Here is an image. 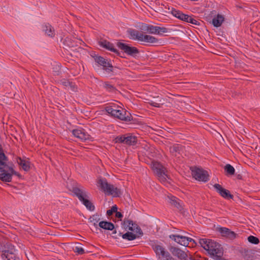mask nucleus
<instances>
[{"label":"nucleus","instance_id":"a211bd4d","mask_svg":"<svg viewBox=\"0 0 260 260\" xmlns=\"http://www.w3.org/2000/svg\"><path fill=\"white\" fill-rule=\"evenodd\" d=\"M171 13L174 16L182 21H185L186 22L188 21L189 16L183 14L182 12H181L179 10H177L175 9H172L171 11Z\"/></svg>","mask_w":260,"mask_h":260},{"label":"nucleus","instance_id":"ea45409f","mask_svg":"<svg viewBox=\"0 0 260 260\" xmlns=\"http://www.w3.org/2000/svg\"><path fill=\"white\" fill-rule=\"evenodd\" d=\"M149 104H150V105H151L152 106H154L155 107H158V108L160 107L161 105H163V103H157V102H153V101H151L150 102H149Z\"/></svg>","mask_w":260,"mask_h":260},{"label":"nucleus","instance_id":"473e14b6","mask_svg":"<svg viewBox=\"0 0 260 260\" xmlns=\"http://www.w3.org/2000/svg\"><path fill=\"white\" fill-rule=\"evenodd\" d=\"M247 239L248 242L252 244H258L259 242L258 238L253 236H249Z\"/></svg>","mask_w":260,"mask_h":260},{"label":"nucleus","instance_id":"39448f33","mask_svg":"<svg viewBox=\"0 0 260 260\" xmlns=\"http://www.w3.org/2000/svg\"><path fill=\"white\" fill-rule=\"evenodd\" d=\"M113 106H108L105 108L106 111L112 116L117 118L121 120L130 121L132 118L131 114L123 109L118 110Z\"/></svg>","mask_w":260,"mask_h":260},{"label":"nucleus","instance_id":"e433bc0d","mask_svg":"<svg viewBox=\"0 0 260 260\" xmlns=\"http://www.w3.org/2000/svg\"><path fill=\"white\" fill-rule=\"evenodd\" d=\"M74 251L79 254H83L85 253L84 250L83 248L78 246L75 247Z\"/></svg>","mask_w":260,"mask_h":260},{"label":"nucleus","instance_id":"f3484780","mask_svg":"<svg viewBox=\"0 0 260 260\" xmlns=\"http://www.w3.org/2000/svg\"><path fill=\"white\" fill-rule=\"evenodd\" d=\"M169 237L170 239L183 246H187V237L185 236L179 235H171L169 236Z\"/></svg>","mask_w":260,"mask_h":260},{"label":"nucleus","instance_id":"6ab92c4d","mask_svg":"<svg viewBox=\"0 0 260 260\" xmlns=\"http://www.w3.org/2000/svg\"><path fill=\"white\" fill-rule=\"evenodd\" d=\"M99 44L101 47L119 55L118 51L114 48L113 44L110 42L106 40H103L99 42Z\"/></svg>","mask_w":260,"mask_h":260},{"label":"nucleus","instance_id":"f8f14e48","mask_svg":"<svg viewBox=\"0 0 260 260\" xmlns=\"http://www.w3.org/2000/svg\"><path fill=\"white\" fill-rule=\"evenodd\" d=\"M94 59L96 62L103 66L104 70L112 71V68H113L112 64L107 61L104 57L100 56H95Z\"/></svg>","mask_w":260,"mask_h":260},{"label":"nucleus","instance_id":"c03bdc74","mask_svg":"<svg viewBox=\"0 0 260 260\" xmlns=\"http://www.w3.org/2000/svg\"><path fill=\"white\" fill-rule=\"evenodd\" d=\"M62 84L65 86H68L70 85V82L68 80H64L62 81Z\"/></svg>","mask_w":260,"mask_h":260},{"label":"nucleus","instance_id":"c756f323","mask_svg":"<svg viewBox=\"0 0 260 260\" xmlns=\"http://www.w3.org/2000/svg\"><path fill=\"white\" fill-rule=\"evenodd\" d=\"M100 215L98 214H94L89 218L90 222H92L96 228L98 226L97 223L100 221Z\"/></svg>","mask_w":260,"mask_h":260},{"label":"nucleus","instance_id":"6e6552de","mask_svg":"<svg viewBox=\"0 0 260 260\" xmlns=\"http://www.w3.org/2000/svg\"><path fill=\"white\" fill-rule=\"evenodd\" d=\"M114 141L115 143H123L127 145H134L137 142V138L131 134H126L116 137Z\"/></svg>","mask_w":260,"mask_h":260},{"label":"nucleus","instance_id":"72a5a7b5","mask_svg":"<svg viewBox=\"0 0 260 260\" xmlns=\"http://www.w3.org/2000/svg\"><path fill=\"white\" fill-rule=\"evenodd\" d=\"M104 87L109 91H114L115 90V87L108 82H104Z\"/></svg>","mask_w":260,"mask_h":260},{"label":"nucleus","instance_id":"79ce46f5","mask_svg":"<svg viewBox=\"0 0 260 260\" xmlns=\"http://www.w3.org/2000/svg\"><path fill=\"white\" fill-rule=\"evenodd\" d=\"M68 86H69L70 87L71 89L73 91H75L77 90V88L76 86L74 84H73L72 82H70V85H69Z\"/></svg>","mask_w":260,"mask_h":260},{"label":"nucleus","instance_id":"f03ea898","mask_svg":"<svg viewBox=\"0 0 260 260\" xmlns=\"http://www.w3.org/2000/svg\"><path fill=\"white\" fill-rule=\"evenodd\" d=\"M199 242L201 246L207 251L212 258L215 256L219 257L220 255H223V249L221 245L214 240L201 238L199 239Z\"/></svg>","mask_w":260,"mask_h":260},{"label":"nucleus","instance_id":"864d4df0","mask_svg":"<svg viewBox=\"0 0 260 260\" xmlns=\"http://www.w3.org/2000/svg\"><path fill=\"white\" fill-rule=\"evenodd\" d=\"M118 55V54H117ZM119 56H120V57H121V55H120V54L119 55Z\"/></svg>","mask_w":260,"mask_h":260},{"label":"nucleus","instance_id":"603ef678","mask_svg":"<svg viewBox=\"0 0 260 260\" xmlns=\"http://www.w3.org/2000/svg\"><path fill=\"white\" fill-rule=\"evenodd\" d=\"M112 237L114 238V239H117V237L115 236H112Z\"/></svg>","mask_w":260,"mask_h":260},{"label":"nucleus","instance_id":"c85d7f7f","mask_svg":"<svg viewBox=\"0 0 260 260\" xmlns=\"http://www.w3.org/2000/svg\"><path fill=\"white\" fill-rule=\"evenodd\" d=\"M224 169L227 175H233L235 173V170L234 168L230 164L226 165L224 166Z\"/></svg>","mask_w":260,"mask_h":260},{"label":"nucleus","instance_id":"a19ab883","mask_svg":"<svg viewBox=\"0 0 260 260\" xmlns=\"http://www.w3.org/2000/svg\"><path fill=\"white\" fill-rule=\"evenodd\" d=\"M167 254V255H166V257L161 258V260H175L174 258H173L170 254Z\"/></svg>","mask_w":260,"mask_h":260},{"label":"nucleus","instance_id":"de8ad7c7","mask_svg":"<svg viewBox=\"0 0 260 260\" xmlns=\"http://www.w3.org/2000/svg\"><path fill=\"white\" fill-rule=\"evenodd\" d=\"M138 225L136 223V222H133V221H132V226H131V228H132V229H136V226H138Z\"/></svg>","mask_w":260,"mask_h":260},{"label":"nucleus","instance_id":"f257e3e1","mask_svg":"<svg viewBox=\"0 0 260 260\" xmlns=\"http://www.w3.org/2000/svg\"><path fill=\"white\" fill-rule=\"evenodd\" d=\"M7 157L4 153H0V180L5 182L12 181V175L19 176V174L16 172L12 166L7 164Z\"/></svg>","mask_w":260,"mask_h":260},{"label":"nucleus","instance_id":"2f4dec72","mask_svg":"<svg viewBox=\"0 0 260 260\" xmlns=\"http://www.w3.org/2000/svg\"><path fill=\"white\" fill-rule=\"evenodd\" d=\"M132 220L128 219H124L122 222V226L125 230H129L132 226Z\"/></svg>","mask_w":260,"mask_h":260},{"label":"nucleus","instance_id":"3c124183","mask_svg":"<svg viewBox=\"0 0 260 260\" xmlns=\"http://www.w3.org/2000/svg\"><path fill=\"white\" fill-rule=\"evenodd\" d=\"M116 233H117V231H116V230H115L113 232V233H112V234H116Z\"/></svg>","mask_w":260,"mask_h":260},{"label":"nucleus","instance_id":"b1692460","mask_svg":"<svg viewBox=\"0 0 260 260\" xmlns=\"http://www.w3.org/2000/svg\"><path fill=\"white\" fill-rule=\"evenodd\" d=\"M223 21V16L221 15L218 14L216 17L212 19V24L214 26L218 27L221 25Z\"/></svg>","mask_w":260,"mask_h":260},{"label":"nucleus","instance_id":"ddd939ff","mask_svg":"<svg viewBox=\"0 0 260 260\" xmlns=\"http://www.w3.org/2000/svg\"><path fill=\"white\" fill-rule=\"evenodd\" d=\"M213 186L218 193L223 198L227 199L233 198V196L230 193V192L223 188L220 184H215Z\"/></svg>","mask_w":260,"mask_h":260},{"label":"nucleus","instance_id":"58836bf2","mask_svg":"<svg viewBox=\"0 0 260 260\" xmlns=\"http://www.w3.org/2000/svg\"><path fill=\"white\" fill-rule=\"evenodd\" d=\"M187 22L190 23L192 24L199 25L200 22L197 21V20L194 19V18H192L191 16H189L188 21Z\"/></svg>","mask_w":260,"mask_h":260},{"label":"nucleus","instance_id":"7ed1b4c3","mask_svg":"<svg viewBox=\"0 0 260 260\" xmlns=\"http://www.w3.org/2000/svg\"><path fill=\"white\" fill-rule=\"evenodd\" d=\"M73 192L87 209L91 211L94 210V206L89 200L88 193L85 189L83 188L75 187L73 188Z\"/></svg>","mask_w":260,"mask_h":260},{"label":"nucleus","instance_id":"a18cd8bd","mask_svg":"<svg viewBox=\"0 0 260 260\" xmlns=\"http://www.w3.org/2000/svg\"><path fill=\"white\" fill-rule=\"evenodd\" d=\"M222 256V255H220L219 257L217 256H215L213 258L215 260H225V259L223 258Z\"/></svg>","mask_w":260,"mask_h":260},{"label":"nucleus","instance_id":"412c9836","mask_svg":"<svg viewBox=\"0 0 260 260\" xmlns=\"http://www.w3.org/2000/svg\"><path fill=\"white\" fill-rule=\"evenodd\" d=\"M99 226L104 230L112 231L115 229L113 223L111 222L102 221L99 223Z\"/></svg>","mask_w":260,"mask_h":260},{"label":"nucleus","instance_id":"9b49d317","mask_svg":"<svg viewBox=\"0 0 260 260\" xmlns=\"http://www.w3.org/2000/svg\"><path fill=\"white\" fill-rule=\"evenodd\" d=\"M169 250L174 256L177 257L180 260L187 259V254L181 249L174 246H171L169 248Z\"/></svg>","mask_w":260,"mask_h":260},{"label":"nucleus","instance_id":"09e8293b","mask_svg":"<svg viewBox=\"0 0 260 260\" xmlns=\"http://www.w3.org/2000/svg\"><path fill=\"white\" fill-rule=\"evenodd\" d=\"M165 253H167L168 254H170V253L168 251H167V250H166V251H165ZM166 255H167V254H162V255H161V257H162V258H164V257H166Z\"/></svg>","mask_w":260,"mask_h":260},{"label":"nucleus","instance_id":"5701e85b","mask_svg":"<svg viewBox=\"0 0 260 260\" xmlns=\"http://www.w3.org/2000/svg\"><path fill=\"white\" fill-rule=\"evenodd\" d=\"M17 162L19 164V165L22 167V169L24 171H28L29 170V162L28 161L23 160L20 157H18L17 159Z\"/></svg>","mask_w":260,"mask_h":260},{"label":"nucleus","instance_id":"1a4fd4ad","mask_svg":"<svg viewBox=\"0 0 260 260\" xmlns=\"http://www.w3.org/2000/svg\"><path fill=\"white\" fill-rule=\"evenodd\" d=\"M191 170L192 176L196 180L205 182L209 180L207 171L197 167L192 168Z\"/></svg>","mask_w":260,"mask_h":260},{"label":"nucleus","instance_id":"9d476101","mask_svg":"<svg viewBox=\"0 0 260 260\" xmlns=\"http://www.w3.org/2000/svg\"><path fill=\"white\" fill-rule=\"evenodd\" d=\"M117 46L121 50L130 56H135L139 53V50L136 47L129 46L123 43H118Z\"/></svg>","mask_w":260,"mask_h":260},{"label":"nucleus","instance_id":"4be33fe9","mask_svg":"<svg viewBox=\"0 0 260 260\" xmlns=\"http://www.w3.org/2000/svg\"><path fill=\"white\" fill-rule=\"evenodd\" d=\"M43 31L48 36L53 37L55 36V30L54 28L49 24H46L43 25Z\"/></svg>","mask_w":260,"mask_h":260},{"label":"nucleus","instance_id":"49530a36","mask_svg":"<svg viewBox=\"0 0 260 260\" xmlns=\"http://www.w3.org/2000/svg\"><path fill=\"white\" fill-rule=\"evenodd\" d=\"M187 245L189 244V243L190 242H193L194 244H196V243L194 240H193L190 238H188V237H187Z\"/></svg>","mask_w":260,"mask_h":260},{"label":"nucleus","instance_id":"393cba45","mask_svg":"<svg viewBox=\"0 0 260 260\" xmlns=\"http://www.w3.org/2000/svg\"><path fill=\"white\" fill-rule=\"evenodd\" d=\"M119 236H122V237L124 239H126L128 241H132L133 240H135L137 238V236L133 234L132 232H127L125 233L124 234L122 235V233L121 232H119L118 234Z\"/></svg>","mask_w":260,"mask_h":260},{"label":"nucleus","instance_id":"423d86ee","mask_svg":"<svg viewBox=\"0 0 260 260\" xmlns=\"http://www.w3.org/2000/svg\"><path fill=\"white\" fill-rule=\"evenodd\" d=\"M152 168L160 182H167V179L169 178L167 174L168 171L164 166L159 162L154 161L152 162Z\"/></svg>","mask_w":260,"mask_h":260},{"label":"nucleus","instance_id":"4468645a","mask_svg":"<svg viewBox=\"0 0 260 260\" xmlns=\"http://www.w3.org/2000/svg\"><path fill=\"white\" fill-rule=\"evenodd\" d=\"M218 231L222 236L225 237L229 239L233 240L236 238L237 234L226 228L221 227L218 228Z\"/></svg>","mask_w":260,"mask_h":260},{"label":"nucleus","instance_id":"f704fd0d","mask_svg":"<svg viewBox=\"0 0 260 260\" xmlns=\"http://www.w3.org/2000/svg\"><path fill=\"white\" fill-rule=\"evenodd\" d=\"M129 231L135 232L136 233L138 234L140 236H142L143 235V233L139 225L138 226H136V229H132L131 228Z\"/></svg>","mask_w":260,"mask_h":260},{"label":"nucleus","instance_id":"7c9ffc66","mask_svg":"<svg viewBox=\"0 0 260 260\" xmlns=\"http://www.w3.org/2000/svg\"><path fill=\"white\" fill-rule=\"evenodd\" d=\"M170 203L172 205L176 207L179 210H182V206L180 205V203L178 202L177 199L175 197H172L171 198H170Z\"/></svg>","mask_w":260,"mask_h":260},{"label":"nucleus","instance_id":"aec40b11","mask_svg":"<svg viewBox=\"0 0 260 260\" xmlns=\"http://www.w3.org/2000/svg\"><path fill=\"white\" fill-rule=\"evenodd\" d=\"M151 247L159 258H160L162 254H165V251H166L165 248L161 245L153 243L151 244Z\"/></svg>","mask_w":260,"mask_h":260},{"label":"nucleus","instance_id":"a878e982","mask_svg":"<svg viewBox=\"0 0 260 260\" xmlns=\"http://www.w3.org/2000/svg\"><path fill=\"white\" fill-rule=\"evenodd\" d=\"M181 146L179 144H176L170 148V152L174 156H177L178 153H179L181 149Z\"/></svg>","mask_w":260,"mask_h":260},{"label":"nucleus","instance_id":"4c0bfd02","mask_svg":"<svg viewBox=\"0 0 260 260\" xmlns=\"http://www.w3.org/2000/svg\"><path fill=\"white\" fill-rule=\"evenodd\" d=\"M150 26H151V25H149V24H144V25H142L141 28L144 31H145V32L149 33Z\"/></svg>","mask_w":260,"mask_h":260},{"label":"nucleus","instance_id":"8fccbe9b","mask_svg":"<svg viewBox=\"0 0 260 260\" xmlns=\"http://www.w3.org/2000/svg\"><path fill=\"white\" fill-rule=\"evenodd\" d=\"M4 153V152H3L2 146L1 144H0V153Z\"/></svg>","mask_w":260,"mask_h":260},{"label":"nucleus","instance_id":"dca6fc26","mask_svg":"<svg viewBox=\"0 0 260 260\" xmlns=\"http://www.w3.org/2000/svg\"><path fill=\"white\" fill-rule=\"evenodd\" d=\"M73 135L76 138L82 141H86L90 139V136L81 129H74L72 131Z\"/></svg>","mask_w":260,"mask_h":260},{"label":"nucleus","instance_id":"c9c22d12","mask_svg":"<svg viewBox=\"0 0 260 260\" xmlns=\"http://www.w3.org/2000/svg\"><path fill=\"white\" fill-rule=\"evenodd\" d=\"M117 210V207L116 205L112 206L111 209L108 210L107 211V216H110L112 215L113 214V213H115V212H116Z\"/></svg>","mask_w":260,"mask_h":260},{"label":"nucleus","instance_id":"2eb2a0df","mask_svg":"<svg viewBox=\"0 0 260 260\" xmlns=\"http://www.w3.org/2000/svg\"><path fill=\"white\" fill-rule=\"evenodd\" d=\"M168 28L165 27H160L151 25L149 34L162 35L164 34L167 33L168 32Z\"/></svg>","mask_w":260,"mask_h":260},{"label":"nucleus","instance_id":"cd10ccee","mask_svg":"<svg viewBox=\"0 0 260 260\" xmlns=\"http://www.w3.org/2000/svg\"><path fill=\"white\" fill-rule=\"evenodd\" d=\"M63 44L64 46L69 48L74 47V46H77L76 43L68 37H67L63 41Z\"/></svg>","mask_w":260,"mask_h":260},{"label":"nucleus","instance_id":"bb28decb","mask_svg":"<svg viewBox=\"0 0 260 260\" xmlns=\"http://www.w3.org/2000/svg\"><path fill=\"white\" fill-rule=\"evenodd\" d=\"M1 257L3 260H15L14 259L15 257L14 254L9 252L8 250L3 252L1 255Z\"/></svg>","mask_w":260,"mask_h":260},{"label":"nucleus","instance_id":"0eeeda50","mask_svg":"<svg viewBox=\"0 0 260 260\" xmlns=\"http://www.w3.org/2000/svg\"><path fill=\"white\" fill-rule=\"evenodd\" d=\"M98 184L103 191L108 194L115 196H119L121 194L120 190L113 185L109 184L106 179H99Z\"/></svg>","mask_w":260,"mask_h":260},{"label":"nucleus","instance_id":"37998d69","mask_svg":"<svg viewBox=\"0 0 260 260\" xmlns=\"http://www.w3.org/2000/svg\"><path fill=\"white\" fill-rule=\"evenodd\" d=\"M115 216L118 218H121L123 216L122 213L120 212H118L117 210L115 212Z\"/></svg>","mask_w":260,"mask_h":260},{"label":"nucleus","instance_id":"20e7f679","mask_svg":"<svg viewBox=\"0 0 260 260\" xmlns=\"http://www.w3.org/2000/svg\"><path fill=\"white\" fill-rule=\"evenodd\" d=\"M131 38L139 41L144 42L149 44H156L158 42V39L152 36L143 35L142 32L135 29L128 31Z\"/></svg>","mask_w":260,"mask_h":260}]
</instances>
